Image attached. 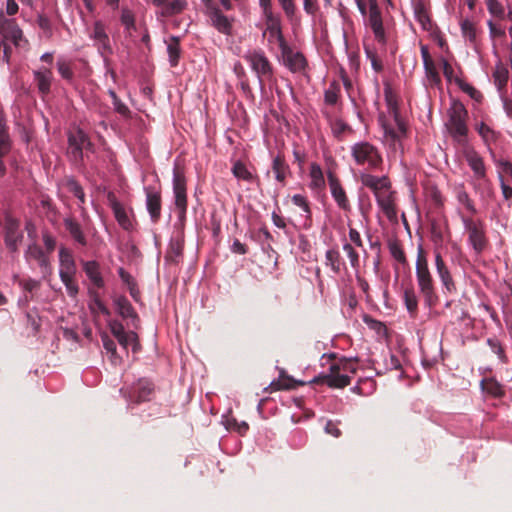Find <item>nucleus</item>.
Returning a JSON list of instances; mask_svg holds the SVG:
<instances>
[{"mask_svg": "<svg viewBox=\"0 0 512 512\" xmlns=\"http://www.w3.org/2000/svg\"><path fill=\"white\" fill-rule=\"evenodd\" d=\"M360 181L363 186L369 188L376 199L377 205L390 220H397L395 192L391 189V183L386 176H375L369 173H361Z\"/></svg>", "mask_w": 512, "mask_h": 512, "instance_id": "nucleus-1", "label": "nucleus"}, {"mask_svg": "<svg viewBox=\"0 0 512 512\" xmlns=\"http://www.w3.org/2000/svg\"><path fill=\"white\" fill-rule=\"evenodd\" d=\"M417 285L424 302L428 307L436 304L438 297L435 292L434 281L429 269L428 259L422 245L417 247V258L415 264Z\"/></svg>", "mask_w": 512, "mask_h": 512, "instance_id": "nucleus-2", "label": "nucleus"}, {"mask_svg": "<svg viewBox=\"0 0 512 512\" xmlns=\"http://www.w3.org/2000/svg\"><path fill=\"white\" fill-rule=\"evenodd\" d=\"M243 58L249 64L251 70L256 74L260 90L264 89L266 83H271L273 81V66L262 50H248L243 55Z\"/></svg>", "mask_w": 512, "mask_h": 512, "instance_id": "nucleus-3", "label": "nucleus"}, {"mask_svg": "<svg viewBox=\"0 0 512 512\" xmlns=\"http://www.w3.org/2000/svg\"><path fill=\"white\" fill-rule=\"evenodd\" d=\"M447 114L448 119L445 125L448 132L457 143L464 144L468 132L466 124L467 110L462 103L453 102Z\"/></svg>", "mask_w": 512, "mask_h": 512, "instance_id": "nucleus-4", "label": "nucleus"}, {"mask_svg": "<svg viewBox=\"0 0 512 512\" xmlns=\"http://www.w3.org/2000/svg\"><path fill=\"white\" fill-rule=\"evenodd\" d=\"M460 218L464 231L467 234L468 244L476 254H481L488 245L484 222L463 214L460 215Z\"/></svg>", "mask_w": 512, "mask_h": 512, "instance_id": "nucleus-5", "label": "nucleus"}, {"mask_svg": "<svg viewBox=\"0 0 512 512\" xmlns=\"http://www.w3.org/2000/svg\"><path fill=\"white\" fill-rule=\"evenodd\" d=\"M351 156L355 163L368 169H378L382 164V156L374 145L360 141L351 146Z\"/></svg>", "mask_w": 512, "mask_h": 512, "instance_id": "nucleus-6", "label": "nucleus"}, {"mask_svg": "<svg viewBox=\"0 0 512 512\" xmlns=\"http://www.w3.org/2000/svg\"><path fill=\"white\" fill-rule=\"evenodd\" d=\"M394 114V123H388L383 118H380V124L383 130L384 142L396 149L401 146V140L406 136V127L400 119L396 111Z\"/></svg>", "mask_w": 512, "mask_h": 512, "instance_id": "nucleus-7", "label": "nucleus"}, {"mask_svg": "<svg viewBox=\"0 0 512 512\" xmlns=\"http://www.w3.org/2000/svg\"><path fill=\"white\" fill-rule=\"evenodd\" d=\"M24 257L28 263L35 261L38 264L43 279H46L52 274L49 255L35 241L27 246Z\"/></svg>", "mask_w": 512, "mask_h": 512, "instance_id": "nucleus-8", "label": "nucleus"}, {"mask_svg": "<svg viewBox=\"0 0 512 512\" xmlns=\"http://www.w3.org/2000/svg\"><path fill=\"white\" fill-rule=\"evenodd\" d=\"M0 33L5 42L11 41L16 47H24L27 44L23 31L16 21L3 15H0Z\"/></svg>", "mask_w": 512, "mask_h": 512, "instance_id": "nucleus-9", "label": "nucleus"}, {"mask_svg": "<svg viewBox=\"0 0 512 512\" xmlns=\"http://www.w3.org/2000/svg\"><path fill=\"white\" fill-rule=\"evenodd\" d=\"M368 24L374 34L375 40L385 45L387 42L386 32L383 26L381 10L377 0H369Z\"/></svg>", "mask_w": 512, "mask_h": 512, "instance_id": "nucleus-10", "label": "nucleus"}, {"mask_svg": "<svg viewBox=\"0 0 512 512\" xmlns=\"http://www.w3.org/2000/svg\"><path fill=\"white\" fill-rule=\"evenodd\" d=\"M4 230V241L6 247L11 252L18 251L19 245L23 240V232L20 230V222L8 215L5 218Z\"/></svg>", "mask_w": 512, "mask_h": 512, "instance_id": "nucleus-11", "label": "nucleus"}, {"mask_svg": "<svg viewBox=\"0 0 512 512\" xmlns=\"http://www.w3.org/2000/svg\"><path fill=\"white\" fill-rule=\"evenodd\" d=\"M89 36L93 40L94 46L102 56L112 53L110 38L106 32V25L102 20H96L93 23Z\"/></svg>", "mask_w": 512, "mask_h": 512, "instance_id": "nucleus-12", "label": "nucleus"}, {"mask_svg": "<svg viewBox=\"0 0 512 512\" xmlns=\"http://www.w3.org/2000/svg\"><path fill=\"white\" fill-rule=\"evenodd\" d=\"M173 193L175 206L178 209V218L183 221L187 211L186 183L185 178L176 170L173 173Z\"/></svg>", "mask_w": 512, "mask_h": 512, "instance_id": "nucleus-13", "label": "nucleus"}, {"mask_svg": "<svg viewBox=\"0 0 512 512\" xmlns=\"http://www.w3.org/2000/svg\"><path fill=\"white\" fill-rule=\"evenodd\" d=\"M109 205L113 211L114 217L118 224L125 231H132L134 229L133 221L131 218V210L125 208V206L119 202L113 194L108 195Z\"/></svg>", "mask_w": 512, "mask_h": 512, "instance_id": "nucleus-14", "label": "nucleus"}, {"mask_svg": "<svg viewBox=\"0 0 512 512\" xmlns=\"http://www.w3.org/2000/svg\"><path fill=\"white\" fill-rule=\"evenodd\" d=\"M152 391L153 386L149 380L139 379L132 385L127 393H123L124 397L128 399L129 403H140L149 400Z\"/></svg>", "mask_w": 512, "mask_h": 512, "instance_id": "nucleus-15", "label": "nucleus"}, {"mask_svg": "<svg viewBox=\"0 0 512 512\" xmlns=\"http://www.w3.org/2000/svg\"><path fill=\"white\" fill-rule=\"evenodd\" d=\"M281 56L284 62V65L291 72H300L306 67V59L304 55L298 51H294L288 43L283 46L281 49Z\"/></svg>", "mask_w": 512, "mask_h": 512, "instance_id": "nucleus-16", "label": "nucleus"}, {"mask_svg": "<svg viewBox=\"0 0 512 512\" xmlns=\"http://www.w3.org/2000/svg\"><path fill=\"white\" fill-rule=\"evenodd\" d=\"M463 155L469 167L473 171L474 177L478 180L485 179L486 167L480 154L476 152L472 147L467 146L463 150Z\"/></svg>", "mask_w": 512, "mask_h": 512, "instance_id": "nucleus-17", "label": "nucleus"}, {"mask_svg": "<svg viewBox=\"0 0 512 512\" xmlns=\"http://www.w3.org/2000/svg\"><path fill=\"white\" fill-rule=\"evenodd\" d=\"M266 30L264 34L268 35V42L276 44L279 49L287 44L281 30V23L278 16H272L271 18H265Z\"/></svg>", "mask_w": 512, "mask_h": 512, "instance_id": "nucleus-18", "label": "nucleus"}, {"mask_svg": "<svg viewBox=\"0 0 512 512\" xmlns=\"http://www.w3.org/2000/svg\"><path fill=\"white\" fill-rule=\"evenodd\" d=\"M328 183L330 186L331 195L337 203L338 207L344 211H349L351 209V205L346 196V192L341 186L337 177L331 172L328 173Z\"/></svg>", "mask_w": 512, "mask_h": 512, "instance_id": "nucleus-19", "label": "nucleus"}, {"mask_svg": "<svg viewBox=\"0 0 512 512\" xmlns=\"http://www.w3.org/2000/svg\"><path fill=\"white\" fill-rule=\"evenodd\" d=\"M77 267L72 252L66 247L59 249V277L76 276Z\"/></svg>", "mask_w": 512, "mask_h": 512, "instance_id": "nucleus-20", "label": "nucleus"}, {"mask_svg": "<svg viewBox=\"0 0 512 512\" xmlns=\"http://www.w3.org/2000/svg\"><path fill=\"white\" fill-rule=\"evenodd\" d=\"M11 139L6 129L5 117L0 112V177L6 173V166L2 160L11 150Z\"/></svg>", "mask_w": 512, "mask_h": 512, "instance_id": "nucleus-21", "label": "nucleus"}, {"mask_svg": "<svg viewBox=\"0 0 512 512\" xmlns=\"http://www.w3.org/2000/svg\"><path fill=\"white\" fill-rule=\"evenodd\" d=\"M323 382L329 387L344 388L350 384V375L342 372L339 365H332L330 373L323 376Z\"/></svg>", "mask_w": 512, "mask_h": 512, "instance_id": "nucleus-22", "label": "nucleus"}, {"mask_svg": "<svg viewBox=\"0 0 512 512\" xmlns=\"http://www.w3.org/2000/svg\"><path fill=\"white\" fill-rule=\"evenodd\" d=\"M68 143L69 153L75 159L82 158V150L84 146L90 144L87 135L80 129L68 136Z\"/></svg>", "mask_w": 512, "mask_h": 512, "instance_id": "nucleus-23", "label": "nucleus"}, {"mask_svg": "<svg viewBox=\"0 0 512 512\" xmlns=\"http://www.w3.org/2000/svg\"><path fill=\"white\" fill-rule=\"evenodd\" d=\"M146 208L153 223L161 216V196L158 192L146 189Z\"/></svg>", "mask_w": 512, "mask_h": 512, "instance_id": "nucleus-24", "label": "nucleus"}, {"mask_svg": "<svg viewBox=\"0 0 512 512\" xmlns=\"http://www.w3.org/2000/svg\"><path fill=\"white\" fill-rule=\"evenodd\" d=\"M33 74L40 93L43 95L48 94L50 92L53 79L52 71L49 68L41 67L35 70Z\"/></svg>", "mask_w": 512, "mask_h": 512, "instance_id": "nucleus-25", "label": "nucleus"}, {"mask_svg": "<svg viewBox=\"0 0 512 512\" xmlns=\"http://www.w3.org/2000/svg\"><path fill=\"white\" fill-rule=\"evenodd\" d=\"M209 17L212 25L223 34H230L231 22L230 20L216 7L210 8Z\"/></svg>", "mask_w": 512, "mask_h": 512, "instance_id": "nucleus-26", "label": "nucleus"}, {"mask_svg": "<svg viewBox=\"0 0 512 512\" xmlns=\"http://www.w3.org/2000/svg\"><path fill=\"white\" fill-rule=\"evenodd\" d=\"M272 172L274 173L275 179L284 184L288 175H290V167L284 157L277 154L272 160L271 166Z\"/></svg>", "mask_w": 512, "mask_h": 512, "instance_id": "nucleus-27", "label": "nucleus"}, {"mask_svg": "<svg viewBox=\"0 0 512 512\" xmlns=\"http://www.w3.org/2000/svg\"><path fill=\"white\" fill-rule=\"evenodd\" d=\"M83 270L93 286L96 288L104 287V280L101 275L100 266L96 261L83 262Z\"/></svg>", "mask_w": 512, "mask_h": 512, "instance_id": "nucleus-28", "label": "nucleus"}, {"mask_svg": "<svg viewBox=\"0 0 512 512\" xmlns=\"http://www.w3.org/2000/svg\"><path fill=\"white\" fill-rule=\"evenodd\" d=\"M184 247V235L182 231H178L176 235L171 238L169 243V249L167 252V257L173 261L177 262L178 259L182 256Z\"/></svg>", "mask_w": 512, "mask_h": 512, "instance_id": "nucleus-29", "label": "nucleus"}, {"mask_svg": "<svg viewBox=\"0 0 512 512\" xmlns=\"http://www.w3.org/2000/svg\"><path fill=\"white\" fill-rule=\"evenodd\" d=\"M492 76L499 94H504L505 87L509 78V71L507 67L504 66L501 62L497 63Z\"/></svg>", "mask_w": 512, "mask_h": 512, "instance_id": "nucleus-30", "label": "nucleus"}, {"mask_svg": "<svg viewBox=\"0 0 512 512\" xmlns=\"http://www.w3.org/2000/svg\"><path fill=\"white\" fill-rule=\"evenodd\" d=\"M65 229L69 232L71 237L80 245L87 244L86 236L84 235L80 224L72 218L64 219Z\"/></svg>", "mask_w": 512, "mask_h": 512, "instance_id": "nucleus-31", "label": "nucleus"}, {"mask_svg": "<svg viewBox=\"0 0 512 512\" xmlns=\"http://www.w3.org/2000/svg\"><path fill=\"white\" fill-rule=\"evenodd\" d=\"M120 22L124 26V30L127 36L132 37V33L137 30L134 12L128 7H122Z\"/></svg>", "mask_w": 512, "mask_h": 512, "instance_id": "nucleus-32", "label": "nucleus"}, {"mask_svg": "<svg viewBox=\"0 0 512 512\" xmlns=\"http://www.w3.org/2000/svg\"><path fill=\"white\" fill-rule=\"evenodd\" d=\"M309 175H310L309 187L312 190L320 191L325 187V178H324L322 169L318 164L312 163L310 165Z\"/></svg>", "mask_w": 512, "mask_h": 512, "instance_id": "nucleus-33", "label": "nucleus"}, {"mask_svg": "<svg viewBox=\"0 0 512 512\" xmlns=\"http://www.w3.org/2000/svg\"><path fill=\"white\" fill-rule=\"evenodd\" d=\"M101 340L106 353L109 355L111 363L115 366L122 363V357L118 355L116 343L106 333L101 335Z\"/></svg>", "mask_w": 512, "mask_h": 512, "instance_id": "nucleus-34", "label": "nucleus"}, {"mask_svg": "<svg viewBox=\"0 0 512 512\" xmlns=\"http://www.w3.org/2000/svg\"><path fill=\"white\" fill-rule=\"evenodd\" d=\"M356 248L357 247L350 244L346 239L342 243V250L346 254L351 268L354 270L355 274H358L360 268V254Z\"/></svg>", "mask_w": 512, "mask_h": 512, "instance_id": "nucleus-35", "label": "nucleus"}, {"mask_svg": "<svg viewBox=\"0 0 512 512\" xmlns=\"http://www.w3.org/2000/svg\"><path fill=\"white\" fill-rule=\"evenodd\" d=\"M325 265L335 274H339L342 268L340 253L337 249H328L325 253Z\"/></svg>", "mask_w": 512, "mask_h": 512, "instance_id": "nucleus-36", "label": "nucleus"}, {"mask_svg": "<svg viewBox=\"0 0 512 512\" xmlns=\"http://www.w3.org/2000/svg\"><path fill=\"white\" fill-rule=\"evenodd\" d=\"M122 349L127 353L129 346L132 347V351L136 353L139 350L138 336L133 331H128L125 334L116 338Z\"/></svg>", "mask_w": 512, "mask_h": 512, "instance_id": "nucleus-37", "label": "nucleus"}, {"mask_svg": "<svg viewBox=\"0 0 512 512\" xmlns=\"http://www.w3.org/2000/svg\"><path fill=\"white\" fill-rule=\"evenodd\" d=\"M115 306L117 312L125 319H136L137 315L127 298L120 296L115 299Z\"/></svg>", "mask_w": 512, "mask_h": 512, "instance_id": "nucleus-38", "label": "nucleus"}, {"mask_svg": "<svg viewBox=\"0 0 512 512\" xmlns=\"http://www.w3.org/2000/svg\"><path fill=\"white\" fill-rule=\"evenodd\" d=\"M167 53L169 57V63L172 67H175L178 64L180 57V45L179 39L177 37H172L167 42Z\"/></svg>", "mask_w": 512, "mask_h": 512, "instance_id": "nucleus-39", "label": "nucleus"}, {"mask_svg": "<svg viewBox=\"0 0 512 512\" xmlns=\"http://www.w3.org/2000/svg\"><path fill=\"white\" fill-rule=\"evenodd\" d=\"M232 173L237 179L248 183H251L254 179L253 174L249 171L246 165L240 161L234 163Z\"/></svg>", "mask_w": 512, "mask_h": 512, "instance_id": "nucleus-40", "label": "nucleus"}, {"mask_svg": "<svg viewBox=\"0 0 512 512\" xmlns=\"http://www.w3.org/2000/svg\"><path fill=\"white\" fill-rule=\"evenodd\" d=\"M66 188L79 200V206L81 207L85 203V193L81 185L76 180L70 178L66 181Z\"/></svg>", "mask_w": 512, "mask_h": 512, "instance_id": "nucleus-41", "label": "nucleus"}, {"mask_svg": "<svg viewBox=\"0 0 512 512\" xmlns=\"http://www.w3.org/2000/svg\"><path fill=\"white\" fill-rule=\"evenodd\" d=\"M340 86L335 82L331 83L330 86L324 92V101L328 105H336L339 99Z\"/></svg>", "mask_w": 512, "mask_h": 512, "instance_id": "nucleus-42", "label": "nucleus"}, {"mask_svg": "<svg viewBox=\"0 0 512 512\" xmlns=\"http://www.w3.org/2000/svg\"><path fill=\"white\" fill-rule=\"evenodd\" d=\"M185 7L186 2L184 0H172L171 2L166 3L162 13L167 16L178 14L182 12Z\"/></svg>", "mask_w": 512, "mask_h": 512, "instance_id": "nucleus-43", "label": "nucleus"}, {"mask_svg": "<svg viewBox=\"0 0 512 512\" xmlns=\"http://www.w3.org/2000/svg\"><path fill=\"white\" fill-rule=\"evenodd\" d=\"M388 248H389V252L394 260H396L400 264H403V265L406 264L405 253L398 242H396V241L389 242Z\"/></svg>", "mask_w": 512, "mask_h": 512, "instance_id": "nucleus-44", "label": "nucleus"}, {"mask_svg": "<svg viewBox=\"0 0 512 512\" xmlns=\"http://www.w3.org/2000/svg\"><path fill=\"white\" fill-rule=\"evenodd\" d=\"M292 203L299 207L304 213L305 218H310L311 210L307 198L302 194H295L291 198Z\"/></svg>", "mask_w": 512, "mask_h": 512, "instance_id": "nucleus-45", "label": "nucleus"}, {"mask_svg": "<svg viewBox=\"0 0 512 512\" xmlns=\"http://www.w3.org/2000/svg\"><path fill=\"white\" fill-rule=\"evenodd\" d=\"M57 69L63 79L68 81H71L73 79V70L71 68L70 63L66 60L59 58L57 61Z\"/></svg>", "mask_w": 512, "mask_h": 512, "instance_id": "nucleus-46", "label": "nucleus"}, {"mask_svg": "<svg viewBox=\"0 0 512 512\" xmlns=\"http://www.w3.org/2000/svg\"><path fill=\"white\" fill-rule=\"evenodd\" d=\"M461 32L463 36L470 41H474L476 37L475 25L469 19H463L460 22Z\"/></svg>", "mask_w": 512, "mask_h": 512, "instance_id": "nucleus-47", "label": "nucleus"}, {"mask_svg": "<svg viewBox=\"0 0 512 512\" xmlns=\"http://www.w3.org/2000/svg\"><path fill=\"white\" fill-rule=\"evenodd\" d=\"M89 308L93 314L109 315L110 312L97 295H94L89 303Z\"/></svg>", "mask_w": 512, "mask_h": 512, "instance_id": "nucleus-48", "label": "nucleus"}, {"mask_svg": "<svg viewBox=\"0 0 512 512\" xmlns=\"http://www.w3.org/2000/svg\"><path fill=\"white\" fill-rule=\"evenodd\" d=\"M424 70L427 79L429 80L431 85L438 84L440 82V76L436 70L435 64L433 61L424 63Z\"/></svg>", "mask_w": 512, "mask_h": 512, "instance_id": "nucleus-49", "label": "nucleus"}, {"mask_svg": "<svg viewBox=\"0 0 512 512\" xmlns=\"http://www.w3.org/2000/svg\"><path fill=\"white\" fill-rule=\"evenodd\" d=\"M60 279H61L62 283L64 284L68 295L71 298H76V296L79 292V287H78L77 282L75 281V276H68L67 278L63 277Z\"/></svg>", "mask_w": 512, "mask_h": 512, "instance_id": "nucleus-50", "label": "nucleus"}, {"mask_svg": "<svg viewBox=\"0 0 512 512\" xmlns=\"http://www.w3.org/2000/svg\"><path fill=\"white\" fill-rule=\"evenodd\" d=\"M404 302L407 310L410 313H414L417 310L418 299L413 290L407 289L404 292Z\"/></svg>", "mask_w": 512, "mask_h": 512, "instance_id": "nucleus-51", "label": "nucleus"}, {"mask_svg": "<svg viewBox=\"0 0 512 512\" xmlns=\"http://www.w3.org/2000/svg\"><path fill=\"white\" fill-rule=\"evenodd\" d=\"M489 13L495 17H504V7L498 0H485Z\"/></svg>", "mask_w": 512, "mask_h": 512, "instance_id": "nucleus-52", "label": "nucleus"}, {"mask_svg": "<svg viewBox=\"0 0 512 512\" xmlns=\"http://www.w3.org/2000/svg\"><path fill=\"white\" fill-rule=\"evenodd\" d=\"M437 275L439 276L444 288L448 292H451L455 286H454V281L452 279L449 269L439 271V272H437Z\"/></svg>", "mask_w": 512, "mask_h": 512, "instance_id": "nucleus-53", "label": "nucleus"}, {"mask_svg": "<svg viewBox=\"0 0 512 512\" xmlns=\"http://www.w3.org/2000/svg\"><path fill=\"white\" fill-rule=\"evenodd\" d=\"M332 133L335 137L340 138L342 134L349 128L341 119H334L330 122Z\"/></svg>", "mask_w": 512, "mask_h": 512, "instance_id": "nucleus-54", "label": "nucleus"}, {"mask_svg": "<svg viewBox=\"0 0 512 512\" xmlns=\"http://www.w3.org/2000/svg\"><path fill=\"white\" fill-rule=\"evenodd\" d=\"M348 237H349V243L350 244H352L355 247H358V248L362 249L366 253V250L364 249V244H363L361 235L358 232V230H356L355 228H350L349 229V233H348Z\"/></svg>", "mask_w": 512, "mask_h": 512, "instance_id": "nucleus-55", "label": "nucleus"}, {"mask_svg": "<svg viewBox=\"0 0 512 512\" xmlns=\"http://www.w3.org/2000/svg\"><path fill=\"white\" fill-rule=\"evenodd\" d=\"M42 240L46 249L44 251L49 255L56 247V239L48 231H44L42 233Z\"/></svg>", "mask_w": 512, "mask_h": 512, "instance_id": "nucleus-56", "label": "nucleus"}, {"mask_svg": "<svg viewBox=\"0 0 512 512\" xmlns=\"http://www.w3.org/2000/svg\"><path fill=\"white\" fill-rule=\"evenodd\" d=\"M19 285L27 292L32 293L40 286V281L32 278L22 279L19 281Z\"/></svg>", "mask_w": 512, "mask_h": 512, "instance_id": "nucleus-57", "label": "nucleus"}, {"mask_svg": "<svg viewBox=\"0 0 512 512\" xmlns=\"http://www.w3.org/2000/svg\"><path fill=\"white\" fill-rule=\"evenodd\" d=\"M109 328H110L112 335L115 338H117L127 332V331H125L124 326L116 320L109 322Z\"/></svg>", "mask_w": 512, "mask_h": 512, "instance_id": "nucleus-58", "label": "nucleus"}, {"mask_svg": "<svg viewBox=\"0 0 512 512\" xmlns=\"http://www.w3.org/2000/svg\"><path fill=\"white\" fill-rule=\"evenodd\" d=\"M281 5L283 11L287 15V17H292L295 13V4L294 0H278Z\"/></svg>", "mask_w": 512, "mask_h": 512, "instance_id": "nucleus-59", "label": "nucleus"}, {"mask_svg": "<svg viewBox=\"0 0 512 512\" xmlns=\"http://www.w3.org/2000/svg\"><path fill=\"white\" fill-rule=\"evenodd\" d=\"M118 275H119L120 279L122 280V282L125 285H127V287H130V286H133L134 284H136V281L133 278V276L130 275L124 268L121 267L118 269Z\"/></svg>", "mask_w": 512, "mask_h": 512, "instance_id": "nucleus-60", "label": "nucleus"}, {"mask_svg": "<svg viewBox=\"0 0 512 512\" xmlns=\"http://www.w3.org/2000/svg\"><path fill=\"white\" fill-rule=\"evenodd\" d=\"M340 370L346 374H354L356 372V365L351 360H343L339 364Z\"/></svg>", "mask_w": 512, "mask_h": 512, "instance_id": "nucleus-61", "label": "nucleus"}, {"mask_svg": "<svg viewBox=\"0 0 512 512\" xmlns=\"http://www.w3.org/2000/svg\"><path fill=\"white\" fill-rule=\"evenodd\" d=\"M37 24L46 33H51V22L49 18L45 15H38Z\"/></svg>", "mask_w": 512, "mask_h": 512, "instance_id": "nucleus-62", "label": "nucleus"}, {"mask_svg": "<svg viewBox=\"0 0 512 512\" xmlns=\"http://www.w3.org/2000/svg\"><path fill=\"white\" fill-rule=\"evenodd\" d=\"M462 90L466 92L471 98L475 99L476 101H480L482 98L481 93L476 90L473 86L469 84H464L461 86Z\"/></svg>", "mask_w": 512, "mask_h": 512, "instance_id": "nucleus-63", "label": "nucleus"}, {"mask_svg": "<svg viewBox=\"0 0 512 512\" xmlns=\"http://www.w3.org/2000/svg\"><path fill=\"white\" fill-rule=\"evenodd\" d=\"M476 130L485 140L493 134L491 128L483 122L476 125Z\"/></svg>", "mask_w": 512, "mask_h": 512, "instance_id": "nucleus-64", "label": "nucleus"}]
</instances>
